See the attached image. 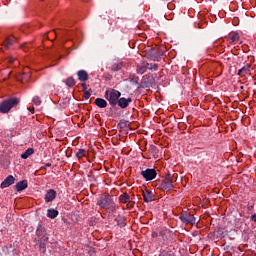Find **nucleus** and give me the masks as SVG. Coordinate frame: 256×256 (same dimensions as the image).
Masks as SVG:
<instances>
[{"mask_svg":"<svg viewBox=\"0 0 256 256\" xmlns=\"http://www.w3.org/2000/svg\"><path fill=\"white\" fill-rule=\"evenodd\" d=\"M119 201L121 203L127 204L131 202V197L128 193H123L119 196Z\"/></svg>","mask_w":256,"mask_h":256,"instance_id":"18","label":"nucleus"},{"mask_svg":"<svg viewBox=\"0 0 256 256\" xmlns=\"http://www.w3.org/2000/svg\"><path fill=\"white\" fill-rule=\"evenodd\" d=\"M33 153H35V149H34V148H28V149L21 155V158H22V159H27V158L31 157V155H33Z\"/></svg>","mask_w":256,"mask_h":256,"instance_id":"21","label":"nucleus"},{"mask_svg":"<svg viewBox=\"0 0 256 256\" xmlns=\"http://www.w3.org/2000/svg\"><path fill=\"white\" fill-rule=\"evenodd\" d=\"M150 152L153 154V155H157L159 153V150L157 149V147H155L154 145H151L150 146Z\"/></svg>","mask_w":256,"mask_h":256,"instance_id":"30","label":"nucleus"},{"mask_svg":"<svg viewBox=\"0 0 256 256\" xmlns=\"http://www.w3.org/2000/svg\"><path fill=\"white\" fill-rule=\"evenodd\" d=\"M240 89L243 90V89H244V86H241Z\"/></svg>","mask_w":256,"mask_h":256,"instance_id":"44","label":"nucleus"},{"mask_svg":"<svg viewBox=\"0 0 256 256\" xmlns=\"http://www.w3.org/2000/svg\"><path fill=\"white\" fill-rule=\"evenodd\" d=\"M15 183V177L13 175H9L5 178V180L1 183V188L6 189Z\"/></svg>","mask_w":256,"mask_h":256,"instance_id":"11","label":"nucleus"},{"mask_svg":"<svg viewBox=\"0 0 256 256\" xmlns=\"http://www.w3.org/2000/svg\"><path fill=\"white\" fill-rule=\"evenodd\" d=\"M14 61H15V59H14L13 57H9V59H8V62H9V63L12 64Z\"/></svg>","mask_w":256,"mask_h":256,"instance_id":"35","label":"nucleus"},{"mask_svg":"<svg viewBox=\"0 0 256 256\" xmlns=\"http://www.w3.org/2000/svg\"><path fill=\"white\" fill-rule=\"evenodd\" d=\"M28 187H29V184L27 183L26 180L17 182L16 186H15L17 192H22L25 189H27Z\"/></svg>","mask_w":256,"mask_h":256,"instance_id":"15","label":"nucleus"},{"mask_svg":"<svg viewBox=\"0 0 256 256\" xmlns=\"http://www.w3.org/2000/svg\"><path fill=\"white\" fill-rule=\"evenodd\" d=\"M105 97L109 104L114 107L118 104L119 98L121 97V92L115 89H110L105 92Z\"/></svg>","mask_w":256,"mask_h":256,"instance_id":"5","label":"nucleus"},{"mask_svg":"<svg viewBox=\"0 0 256 256\" xmlns=\"http://www.w3.org/2000/svg\"><path fill=\"white\" fill-rule=\"evenodd\" d=\"M132 99L131 98H120L117 102L118 107H120L121 109H126L129 107V104L132 103Z\"/></svg>","mask_w":256,"mask_h":256,"instance_id":"13","label":"nucleus"},{"mask_svg":"<svg viewBox=\"0 0 256 256\" xmlns=\"http://www.w3.org/2000/svg\"><path fill=\"white\" fill-rule=\"evenodd\" d=\"M132 83L138 84V80L137 79H132Z\"/></svg>","mask_w":256,"mask_h":256,"instance_id":"40","label":"nucleus"},{"mask_svg":"<svg viewBox=\"0 0 256 256\" xmlns=\"http://www.w3.org/2000/svg\"><path fill=\"white\" fill-rule=\"evenodd\" d=\"M58 215H59V211H57L56 209L47 210V217L50 219H55L58 217Z\"/></svg>","mask_w":256,"mask_h":256,"instance_id":"20","label":"nucleus"},{"mask_svg":"<svg viewBox=\"0 0 256 256\" xmlns=\"http://www.w3.org/2000/svg\"><path fill=\"white\" fill-rule=\"evenodd\" d=\"M148 70L146 62H143L142 64L137 66V73L139 74H143L146 73V71Z\"/></svg>","mask_w":256,"mask_h":256,"instance_id":"22","label":"nucleus"},{"mask_svg":"<svg viewBox=\"0 0 256 256\" xmlns=\"http://www.w3.org/2000/svg\"><path fill=\"white\" fill-rule=\"evenodd\" d=\"M107 105H108L107 100H104V99H101V98L97 99V107H99V108H106Z\"/></svg>","mask_w":256,"mask_h":256,"instance_id":"24","label":"nucleus"},{"mask_svg":"<svg viewBox=\"0 0 256 256\" xmlns=\"http://www.w3.org/2000/svg\"><path fill=\"white\" fill-rule=\"evenodd\" d=\"M159 236L165 241V240H168L169 237H170V231L167 230L166 228H162L160 231H159Z\"/></svg>","mask_w":256,"mask_h":256,"instance_id":"19","label":"nucleus"},{"mask_svg":"<svg viewBox=\"0 0 256 256\" xmlns=\"http://www.w3.org/2000/svg\"><path fill=\"white\" fill-rule=\"evenodd\" d=\"M229 39L230 43H235L236 41H239L240 36L238 33L230 34Z\"/></svg>","mask_w":256,"mask_h":256,"instance_id":"25","label":"nucleus"},{"mask_svg":"<svg viewBox=\"0 0 256 256\" xmlns=\"http://www.w3.org/2000/svg\"><path fill=\"white\" fill-rule=\"evenodd\" d=\"M91 93H92L91 90H90V91H86V92L84 93V98H85V99H89L90 96H91Z\"/></svg>","mask_w":256,"mask_h":256,"instance_id":"32","label":"nucleus"},{"mask_svg":"<svg viewBox=\"0 0 256 256\" xmlns=\"http://www.w3.org/2000/svg\"><path fill=\"white\" fill-rule=\"evenodd\" d=\"M15 41H16L15 36H11V38H7L6 42L4 43L6 49H9Z\"/></svg>","mask_w":256,"mask_h":256,"instance_id":"23","label":"nucleus"},{"mask_svg":"<svg viewBox=\"0 0 256 256\" xmlns=\"http://www.w3.org/2000/svg\"><path fill=\"white\" fill-rule=\"evenodd\" d=\"M141 175L146 182H149L156 179L157 172L155 168H147L146 170H142Z\"/></svg>","mask_w":256,"mask_h":256,"instance_id":"9","label":"nucleus"},{"mask_svg":"<svg viewBox=\"0 0 256 256\" xmlns=\"http://www.w3.org/2000/svg\"><path fill=\"white\" fill-rule=\"evenodd\" d=\"M78 79L81 82H86L89 79V75L85 70H79L77 73Z\"/></svg>","mask_w":256,"mask_h":256,"instance_id":"16","label":"nucleus"},{"mask_svg":"<svg viewBox=\"0 0 256 256\" xmlns=\"http://www.w3.org/2000/svg\"><path fill=\"white\" fill-rule=\"evenodd\" d=\"M98 168H97V171L101 170L102 169V163H98Z\"/></svg>","mask_w":256,"mask_h":256,"instance_id":"38","label":"nucleus"},{"mask_svg":"<svg viewBox=\"0 0 256 256\" xmlns=\"http://www.w3.org/2000/svg\"><path fill=\"white\" fill-rule=\"evenodd\" d=\"M28 110H29L30 112H33V111L35 110V108H34V107H29Z\"/></svg>","mask_w":256,"mask_h":256,"instance_id":"39","label":"nucleus"},{"mask_svg":"<svg viewBox=\"0 0 256 256\" xmlns=\"http://www.w3.org/2000/svg\"><path fill=\"white\" fill-rule=\"evenodd\" d=\"M82 89H83V91L87 90V85L85 83L82 84Z\"/></svg>","mask_w":256,"mask_h":256,"instance_id":"36","label":"nucleus"},{"mask_svg":"<svg viewBox=\"0 0 256 256\" xmlns=\"http://www.w3.org/2000/svg\"><path fill=\"white\" fill-rule=\"evenodd\" d=\"M57 197V192L54 189H49L44 197L45 203H52Z\"/></svg>","mask_w":256,"mask_h":256,"instance_id":"10","label":"nucleus"},{"mask_svg":"<svg viewBox=\"0 0 256 256\" xmlns=\"http://www.w3.org/2000/svg\"><path fill=\"white\" fill-rule=\"evenodd\" d=\"M251 221H253L254 223H256V214L251 215Z\"/></svg>","mask_w":256,"mask_h":256,"instance_id":"34","label":"nucleus"},{"mask_svg":"<svg viewBox=\"0 0 256 256\" xmlns=\"http://www.w3.org/2000/svg\"><path fill=\"white\" fill-rule=\"evenodd\" d=\"M173 175L171 173H167L165 178L161 181L159 185V189H161L164 192H170L174 190L173 185Z\"/></svg>","mask_w":256,"mask_h":256,"instance_id":"4","label":"nucleus"},{"mask_svg":"<svg viewBox=\"0 0 256 256\" xmlns=\"http://www.w3.org/2000/svg\"><path fill=\"white\" fill-rule=\"evenodd\" d=\"M90 225H91V226L97 225V221H95V218L92 217V218L90 219Z\"/></svg>","mask_w":256,"mask_h":256,"instance_id":"33","label":"nucleus"},{"mask_svg":"<svg viewBox=\"0 0 256 256\" xmlns=\"http://www.w3.org/2000/svg\"><path fill=\"white\" fill-rule=\"evenodd\" d=\"M76 84V81L73 77L66 79V86L73 87Z\"/></svg>","mask_w":256,"mask_h":256,"instance_id":"27","label":"nucleus"},{"mask_svg":"<svg viewBox=\"0 0 256 256\" xmlns=\"http://www.w3.org/2000/svg\"><path fill=\"white\" fill-rule=\"evenodd\" d=\"M98 206L107 210H114L116 208L113 198L108 193H103L99 196Z\"/></svg>","mask_w":256,"mask_h":256,"instance_id":"2","label":"nucleus"},{"mask_svg":"<svg viewBox=\"0 0 256 256\" xmlns=\"http://www.w3.org/2000/svg\"><path fill=\"white\" fill-rule=\"evenodd\" d=\"M45 167H51V164H50V163H47V164L45 165Z\"/></svg>","mask_w":256,"mask_h":256,"instance_id":"42","label":"nucleus"},{"mask_svg":"<svg viewBox=\"0 0 256 256\" xmlns=\"http://www.w3.org/2000/svg\"><path fill=\"white\" fill-rule=\"evenodd\" d=\"M142 195H143L145 203H151L152 201H154L153 192L148 191V190H142Z\"/></svg>","mask_w":256,"mask_h":256,"instance_id":"14","label":"nucleus"},{"mask_svg":"<svg viewBox=\"0 0 256 256\" xmlns=\"http://www.w3.org/2000/svg\"><path fill=\"white\" fill-rule=\"evenodd\" d=\"M146 67L149 71H157V68H158V64L156 63H147L146 62Z\"/></svg>","mask_w":256,"mask_h":256,"instance_id":"26","label":"nucleus"},{"mask_svg":"<svg viewBox=\"0 0 256 256\" xmlns=\"http://www.w3.org/2000/svg\"><path fill=\"white\" fill-rule=\"evenodd\" d=\"M163 56V51H160L159 48H151L148 52V59L153 62H159Z\"/></svg>","mask_w":256,"mask_h":256,"instance_id":"8","label":"nucleus"},{"mask_svg":"<svg viewBox=\"0 0 256 256\" xmlns=\"http://www.w3.org/2000/svg\"><path fill=\"white\" fill-rule=\"evenodd\" d=\"M116 221L118 222V225L120 227L126 226V223L124 222V220H122V218L118 217V218H116Z\"/></svg>","mask_w":256,"mask_h":256,"instance_id":"31","label":"nucleus"},{"mask_svg":"<svg viewBox=\"0 0 256 256\" xmlns=\"http://www.w3.org/2000/svg\"><path fill=\"white\" fill-rule=\"evenodd\" d=\"M76 156L81 159L86 156V151L84 149H79L78 152L76 153Z\"/></svg>","mask_w":256,"mask_h":256,"instance_id":"28","label":"nucleus"},{"mask_svg":"<svg viewBox=\"0 0 256 256\" xmlns=\"http://www.w3.org/2000/svg\"><path fill=\"white\" fill-rule=\"evenodd\" d=\"M22 49L26 52V49H27L26 44H24V45L22 46Z\"/></svg>","mask_w":256,"mask_h":256,"instance_id":"41","label":"nucleus"},{"mask_svg":"<svg viewBox=\"0 0 256 256\" xmlns=\"http://www.w3.org/2000/svg\"><path fill=\"white\" fill-rule=\"evenodd\" d=\"M154 85H155V79H154L153 75L147 74V75L143 76V78L141 80V84L138 88L148 89Z\"/></svg>","mask_w":256,"mask_h":256,"instance_id":"7","label":"nucleus"},{"mask_svg":"<svg viewBox=\"0 0 256 256\" xmlns=\"http://www.w3.org/2000/svg\"><path fill=\"white\" fill-rule=\"evenodd\" d=\"M123 68V61L120 59H113L111 64V71H121Z\"/></svg>","mask_w":256,"mask_h":256,"instance_id":"12","label":"nucleus"},{"mask_svg":"<svg viewBox=\"0 0 256 256\" xmlns=\"http://www.w3.org/2000/svg\"><path fill=\"white\" fill-rule=\"evenodd\" d=\"M97 103H98V101H97V99H95V100H94V104H97Z\"/></svg>","mask_w":256,"mask_h":256,"instance_id":"43","label":"nucleus"},{"mask_svg":"<svg viewBox=\"0 0 256 256\" xmlns=\"http://www.w3.org/2000/svg\"><path fill=\"white\" fill-rule=\"evenodd\" d=\"M179 219L182 223L188 225H195L196 224V219L193 214L187 211H182L179 215Z\"/></svg>","mask_w":256,"mask_h":256,"instance_id":"6","label":"nucleus"},{"mask_svg":"<svg viewBox=\"0 0 256 256\" xmlns=\"http://www.w3.org/2000/svg\"><path fill=\"white\" fill-rule=\"evenodd\" d=\"M32 102H33L35 105L39 106V105H41L42 100H41L40 97L35 96V97L32 99Z\"/></svg>","mask_w":256,"mask_h":256,"instance_id":"29","label":"nucleus"},{"mask_svg":"<svg viewBox=\"0 0 256 256\" xmlns=\"http://www.w3.org/2000/svg\"><path fill=\"white\" fill-rule=\"evenodd\" d=\"M49 242V235L42 225H38L36 230L35 243L39 247L41 253L47 252V244Z\"/></svg>","mask_w":256,"mask_h":256,"instance_id":"1","label":"nucleus"},{"mask_svg":"<svg viewBox=\"0 0 256 256\" xmlns=\"http://www.w3.org/2000/svg\"><path fill=\"white\" fill-rule=\"evenodd\" d=\"M250 69H251V64H246L245 66H243L239 71H238V75H240L241 77L246 76L248 73H250Z\"/></svg>","mask_w":256,"mask_h":256,"instance_id":"17","label":"nucleus"},{"mask_svg":"<svg viewBox=\"0 0 256 256\" xmlns=\"http://www.w3.org/2000/svg\"><path fill=\"white\" fill-rule=\"evenodd\" d=\"M159 256H174V254H172V253H165V254L159 255Z\"/></svg>","mask_w":256,"mask_h":256,"instance_id":"37","label":"nucleus"},{"mask_svg":"<svg viewBox=\"0 0 256 256\" xmlns=\"http://www.w3.org/2000/svg\"><path fill=\"white\" fill-rule=\"evenodd\" d=\"M19 103L20 100L15 97L3 100V102L0 104V113L8 114L13 108L17 107Z\"/></svg>","mask_w":256,"mask_h":256,"instance_id":"3","label":"nucleus"}]
</instances>
